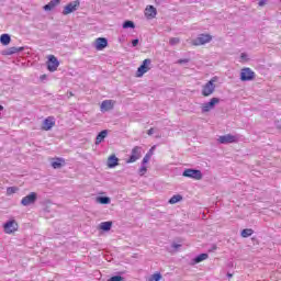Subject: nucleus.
Masks as SVG:
<instances>
[{"instance_id":"nucleus-34","label":"nucleus","mask_w":281,"mask_h":281,"mask_svg":"<svg viewBox=\"0 0 281 281\" xmlns=\"http://www.w3.org/2000/svg\"><path fill=\"white\" fill-rule=\"evenodd\" d=\"M132 45L133 47H137V45H139V40H133Z\"/></svg>"},{"instance_id":"nucleus-35","label":"nucleus","mask_w":281,"mask_h":281,"mask_svg":"<svg viewBox=\"0 0 281 281\" xmlns=\"http://www.w3.org/2000/svg\"><path fill=\"white\" fill-rule=\"evenodd\" d=\"M259 5L260 8H262L263 5H267V0H260Z\"/></svg>"},{"instance_id":"nucleus-22","label":"nucleus","mask_w":281,"mask_h":281,"mask_svg":"<svg viewBox=\"0 0 281 281\" xmlns=\"http://www.w3.org/2000/svg\"><path fill=\"white\" fill-rule=\"evenodd\" d=\"M61 166H65V159L64 158H56L53 162H52V167L56 170L58 168H60Z\"/></svg>"},{"instance_id":"nucleus-31","label":"nucleus","mask_w":281,"mask_h":281,"mask_svg":"<svg viewBox=\"0 0 281 281\" xmlns=\"http://www.w3.org/2000/svg\"><path fill=\"white\" fill-rule=\"evenodd\" d=\"M139 176L144 177L146 175V172H148V168H146V166H143L139 168Z\"/></svg>"},{"instance_id":"nucleus-11","label":"nucleus","mask_w":281,"mask_h":281,"mask_svg":"<svg viewBox=\"0 0 281 281\" xmlns=\"http://www.w3.org/2000/svg\"><path fill=\"white\" fill-rule=\"evenodd\" d=\"M217 142L220 144H236L238 142V136L226 134V135L220 136Z\"/></svg>"},{"instance_id":"nucleus-1","label":"nucleus","mask_w":281,"mask_h":281,"mask_svg":"<svg viewBox=\"0 0 281 281\" xmlns=\"http://www.w3.org/2000/svg\"><path fill=\"white\" fill-rule=\"evenodd\" d=\"M218 80L217 77H213L211 80H209L203 87H202V95L203 98H210L215 91H216V82Z\"/></svg>"},{"instance_id":"nucleus-24","label":"nucleus","mask_w":281,"mask_h":281,"mask_svg":"<svg viewBox=\"0 0 281 281\" xmlns=\"http://www.w3.org/2000/svg\"><path fill=\"white\" fill-rule=\"evenodd\" d=\"M97 203H100L101 205H109V203H111V199L106 196H99L97 198Z\"/></svg>"},{"instance_id":"nucleus-29","label":"nucleus","mask_w":281,"mask_h":281,"mask_svg":"<svg viewBox=\"0 0 281 281\" xmlns=\"http://www.w3.org/2000/svg\"><path fill=\"white\" fill-rule=\"evenodd\" d=\"M127 27L134 29V27H135V23H133V21H125V22L123 23V29H124V30H127Z\"/></svg>"},{"instance_id":"nucleus-2","label":"nucleus","mask_w":281,"mask_h":281,"mask_svg":"<svg viewBox=\"0 0 281 281\" xmlns=\"http://www.w3.org/2000/svg\"><path fill=\"white\" fill-rule=\"evenodd\" d=\"M182 177L194 179L195 181H201V179H203V173L199 169H186L182 173Z\"/></svg>"},{"instance_id":"nucleus-10","label":"nucleus","mask_w":281,"mask_h":281,"mask_svg":"<svg viewBox=\"0 0 281 281\" xmlns=\"http://www.w3.org/2000/svg\"><path fill=\"white\" fill-rule=\"evenodd\" d=\"M218 102H221V99L212 98L210 102H206L202 105V113H210V111H212V109H214Z\"/></svg>"},{"instance_id":"nucleus-9","label":"nucleus","mask_w":281,"mask_h":281,"mask_svg":"<svg viewBox=\"0 0 281 281\" xmlns=\"http://www.w3.org/2000/svg\"><path fill=\"white\" fill-rule=\"evenodd\" d=\"M36 199H38L36 192H31L21 200V205H24L25 207H27V205H33V203H36Z\"/></svg>"},{"instance_id":"nucleus-30","label":"nucleus","mask_w":281,"mask_h":281,"mask_svg":"<svg viewBox=\"0 0 281 281\" xmlns=\"http://www.w3.org/2000/svg\"><path fill=\"white\" fill-rule=\"evenodd\" d=\"M19 189L15 188V187H9L7 189V194L10 195V194H14Z\"/></svg>"},{"instance_id":"nucleus-16","label":"nucleus","mask_w":281,"mask_h":281,"mask_svg":"<svg viewBox=\"0 0 281 281\" xmlns=\"http://www.w3.org/2000/svg\"><path fill=\"white\" fill-rule=\"evenodd\" d=\"M145 16L146 19H155V16H157V9L153 5H148L145 9Z\"/></svg>"},{"instance_id":"nucleus-32","label":"nucleus","mask_w":281,"mask_h":281,"mask_svg":"<svg viewBox=\"0 0 281 281\" xmlns=\"http://www.w3.org/2000/svg\"><path fill=\"white\" fill-rule=\"evenodd\" d=\"M170 45H178L180 43L179 37H172L169 40Z\"/></svg>"},{"instance_id":"nucleus-20","label":"nucleus","mask_w":281,"mask_h":281,"mask_svg":"<svg viewBox=\"0 0 281 281\" xmlns=\"http://www.w3.org/2000/svg\"><path fill=\"white\" fill-rule=\"evenodd\" d=\"M111 227H113V222H102L99 225V229H102V232H109L111 231Z\"/></svg>"},{"instance_id":"nucleus-28","label":"nucleus","mask_w":281,"mask_h":281,"mask_svg":"<svg viewBox=\"0 0 281 281\" xmlns=\"http://www.w3.org/2000/svg\"><path fill=\"white\" fill-rule=\"evenodd\" d=\"M159 280H161V273L159 272L151 274L148 279V281H159Z\"/></svg>"},{"instance_id":"nucleus-33","label":"nucleus","mask_w":281,"mask_h":281,"mask_svg":"<svg viewBox=\"0 0 281 281\" xmlns=\"http://www.w3.org/2000/svg\"><path fill=\"white\" fill-rule=\"evenodd\" d=\"M150 154H146L145 157L143 158V164H148L150 161Z\"/></svg>"},{"instance_id":"nucleus-12","label":"nucleus","mask_w":281,"mask_h":281,"mask_svg":"<svg viewBox=\"0 0 281 281\" xmlns=\"http://www.w3.org/2000/svg\"><path fill=\"white\" fill-rule=\"evenodd\" d=\"M142 147L139 146H135L132 149V155L130 156V159L126 160V164H135V161H137V159H139V157H142Z\"/></svg>"},{"instance_id":"nucleus-39","label":"nucleus","mask_w":281,"mask_h":281,"mask_svg":"<svg viewBox=\"0 0 281 281\" xmlns=\"http://www.w3.org/2000/svg\"><path fill=\"white\" fill-rule=\"evenodd\" d=\"M153 150H155V146H153L150 149H149V153L147 155H150V157H153Z\"/></svg>"},{"instance_id":"nucleus-27","label":"nucleus","mask_w":281,"mask_h":281,"mask_svg":"<svg viewBox=\"0 0 281 281\" xmlns=\"http://www.w3.org/2000/svg\"><path fill=\"white\" fill-rule=\"evenodd\" d=\"M207 258H210L207 254H201L195 257L194 262L198 265L199 262H203V260H207Z\"/></svg>"},{"instance_id":"nucleus-21","label":"nucleus","mask_w":281,"mask_h":281,"mask_svg":"<svg viewBox=\"0 0 281 281\" xmlns=\"http://www.w3.org/2000/svg\"><path fill=\"white\" fill-rule=\"evenodd\" d=\"M19 52H23V47H10L4 52V56H12V54H19Z\"/></svg>"},{"instance_id":"nucleus-36","label":"nucleus","mask_w":281,"mask_h":281,"mask_svg":"<svg viewBox=\"0 0 281 281\" xmlns=\"http://www.w3.org/2000/svg\"><path fill=\"white\" fill-rule=\"evenodd\" d=\"M190 60L189 59H180L178 60L179 65H183V63H189Z\"/></svg>"},{"instance_id":"nucleus-17","label":"nucleus","mask_w":281,"mask_h":281,"mask_svg":"<svg viewBox=\"0 0 281 281\" xmlns=\"http://www.w3.org/2000/svg\"><path fill=\"white\" fill-rule=\"evenodd\" d=\"M108 135H109V131H106V130L101 131V132L97 135V138H95V146L102 144V142H104V139H106Z\"/></svg>"},{"instance_id":"nucleus-5","label":"nucleus","mask_w":281,"mask_h":281,"mask_svg":"<svg viewBox=\"0 0 281 281\" xmlns=\"http://www.w3.org/2000/svg\"><path fill=\"white\" fill-rule=\"evenodd\" d=\"M256 78V72L251 70V68H243L240 71V80L241 82H249Z\"/></svg>"},{"instance_id":"nucleus-26","label":"nucleus","mask_w":281,"mask_h":281,"mask_svg":"<svg viewBox=\"0 0 281 281\" xmlns=\"http://www.w3.org/2000/svg\"><path fill=\"white\" fill-rule=\"evenodd\" d=\"M254 234V229L245 228L241 231V238H249Z\"/></svg>"},{"instance_id":"nucleus-42","label":"nucleus","mask_w":281,"mask_h":281,"mask_svg":"<svg viewBox=\"0 0 281 281\" xmlns=\"http://www.w3.org/2000/svg\"><path fill=\"white\" fill-rule=\"evenodd\" d=\"M0 111H3V105H0Z\"/></svg>"},{"instance_id":"nucleus-41","label":"nucleus","mask_w":281,"mask_h":281,"mask_svg":"<svg viewBox=\"0 0 281 281\" xmlns=\"http://www.w3.org/2000/svg\"><path fill=\"white\" fill-rule=\"evenodd\" d=\"M45 78H47V76H46V75H43V76H42V80L45 79Z\"/></svg>"},{"instance_id":"nucleus-37","label":"nucleus","mask_w":281,"mask_h":281,"mask_svg":"<svg viewBox=\"0 0 281 281\" xmlns=\"http://www.w3.org/2000/svg\"><path fill=\"white\" fill-rule=\"evenodd\" d=\"M240 58H241V60H247V54L241 53Z\"/></svg>"},{"instance_id":"nucleus-15","label":"nucleus","mask_w":281,"mask_h":281,"mask_svg":"<svg viewBox=\"0 0 281 281\" xmlns=\"http://www.w3.org/2000/svg\"><path fill=\"white\" fill-rule=\"evenodd\" d=\"M105 47H109V41L104 37H98L95 40V49L102 52Z\"/></svg>"},{"instance_id":"nucleus-18","label":"nucleus","mask_w":281,"mask_h":281,"mask_svg":"<svg viewBox=\"0 0 281 281\" xmlns=\"http://www.w3.org/2000/svg\"><path fill=\"white\" fill-rule=\"evenodd\" d=\"M120 164V159L115 155H111L108 158V168H115Z\"/></svg>"},{"instance_id":"nucleus-14","label":"nucleus","mask_w":281,"mask_h":281,"mask_svg":"<svg viewBox=\"0 0 281 281\" xmlns=\"http://www.w3.org/2000/svg\"><path fill=\"white\" fill-rule=\"evenodd\" d=\"M115 106V101L113 100H104L102 101L100 105V110L102 113H106L108 111H112V109Z\"/></svg>"},{"instance_id":"nucleus-25","label":"nucleus","mask_w":281,"mask_h":281,"mask_svg":"<svg viewBox=\"0 0 281 281\" xmlns=\"http://www.w3.org/2000/svg\"><path fill=\"white\" fill-rule=\"evenodd\" d=\"M179 201H183V196L177 194L171 196V199L169 200L170 205H175V203H179Z\"/></svg>"},{"instance_id":"nucleus-23","label":"nucleus","mask_w":281,"mask_h":281,"mask_svg":"<svg viewBox=\"0 0 281 281\" xmlns=\"http://www.w3.org/2000/svg\"><path fill=\"white\" fill-rule=\"evenodd\" d=\"M10 41H12V38H11L10 35H8V34H2V35L0 36V43H1L2 45H10Z\"/></svg>"},{"instance_id":"nucleus-3","label":"nucleus","mask_w":281,"mask_h":281,"mask_svg":"<svg viewBox=\"0 0 281 281\" xmlns=\"http://www.w3.org/2000/svg\"><path fill=\"white\" fill-rule=\"evenodd\" d=\"M212 42V35L210 34H200L198 38L192 41V45L194 47H199L201 45H207V43Z\"/></svg>"},{"instance_id":"nucleus-13","label":"nucleus","mask_w":281,"mask_h":281,"mask_svg":"<svg viewBox=\"0 0 281 281\" xmlns=\"http://www.w3.org/2000/svg\"><path fill=\"white\" fill-rule=\"evenodd\" d=\"M54 126H56V119H54V116H48L42 124V131H52Z\"/></svg>"},{"instance_id":"nucleus-4","label":"nucleus","mask_w":281,"mask_h":281,"mask_svg":"<svg viewBox=\"0 0 281 281\" xmlns=\"http://www.w3.org/2000/svg\"><path fill=\"white\" fill-rule=\"evenodd\" d=\"M4 234H15L19 232V223L16 220H10L3 224Z\"/></svg>"},{"instance_id":"nucleus-40","label":"nucleus","mask_w":281,"mask_h":281,"mask_svg":"<svg viewBox=\"0 0 281 281\" xmlns=\"http://www.w3.org/2000/svg\"><path fill=\"white\" fill-rule=\"evenodd\" d=\"M233 276H234V274H232V273H227V277H228V278H233Z\"/></svg>"},{"instance_id":"nucleus-38","label":"nucleus","mask_w":281,"mask_h":281,"mask_svg":"<svg viewBox=\"0 0 281 281\" xmlns=\"http://www.w3.org/2000/svg\"><path fill=\"white\" fill-rule=\"evenodd\" d=\"M153 133H155V128L153 127L147 131V135H153Z\"/></svg>"},{"instance_id":"nucleus-7","label":"nucleus","mask_w":281,"mask_h":281,"mask_svg":"<svg viewBox=\"0 0 281 281\" xmlns=\"http://www.w3.org/2000/svg\"><path fill=\"white\" fill-rule=\"evenodd\" d=\"M60 66V63L58 61V58L54 55L48 56V61H47V69L48 71H57L58 67Z\"/></svg>"},{"instance_id":"nucleus-8","label":"nucleus","mask_w":281,"mask_h":281,"mask_svg":"<svg viewBox=\"0 0 281 281\" xmlns=\"http://www.w3.org/2000/svg\"><path fill=\"white\" fill-rule=\"evenodd\" d=\"M80 8V1L76 0L68 3L63 11V14L67 16V14H71V12H76Z\"/></svg>"},{"instance_id":"nucleus-19","label":"nucleus","mask_w":281,"mask_h":281,"mask_svg":"<svg viewBox=\"0 0 281 281\" xmlns=\"http://www.w3.org/2000/svg\"><path fill=\"white\" fill-rule=\"evenodd\" d=\"M60 4V0H50L47 4L44 5V10L49 12L50 10H54L56 5Z\"/></svg>"},{"instance_id":"nucleus-6","label":"nucleus","mask_w":281,"mask_h":281,"mask_svg":"<svg viewBox=\"0 0 281 281\" xmlns=\"http://www.w3.org/2000/svg\"><path fill=\"white\" fill-rule=\"evenodd\" d=\"M151 63H153V60H150L148 58L145 59L136 71V78H142V76H144V74H148Z\"/></svg>"}]
</instances>
